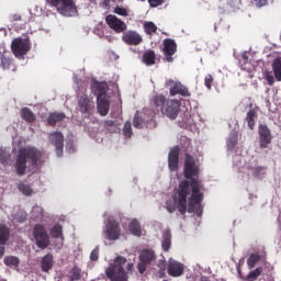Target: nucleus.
Returning a JSON list of instances; mask_svg holds the SVG:
<instances>
[{"mask_svg":"<svg viewBox=\"0 0 281 281\" xmlns=\"http://www.w3.org/2000/svg\"><path fill=\"white\" fill-rule=\"evenodd\" d=\"M200 169L190 154L184 156V178L179 182V187L176 190L177 207L181 215L189 213H195V215H202V202L204 200V193H202L203 184L199 180Z\"/></svg>","mask_w":281,"mask_h":281,"instance_id":"obj_1","label":"nucleus"},{"mask_svg":"<svg viewBox=\"0 0 281 281\" xmlns=\"http://www.w3.org/2000/svg\"><path fill=\"white\" fill-rule=\"evenodd\" d=\"M45 153L37 147H21L18 151L15 160V170L18 176H24L27 169V160L31 162L32 167H42L44 165Z\"/></svg>","mask_w":281,"mask_h":281,"instance_id":"obj_2","label":"nucleus"},{"mask_svg":"<svg viewBox=\"0 0 281 281\" xmlns=\"http://www.w3.org/2000/svg\"><path fill=\"white\" fill-rule=\"evenodd\" d=\"M150 103L154 105L157 112H161L164 116H167L171 121H176V119H178L181 103L180 101H177V99L167 101L164 94H155V97H153L150 100Z\"/></svg>","mask_w":281,"mask_h":281,"instance_id":"obj_3","label":"nucleus"},{"mask_svg":"<svg viewBox=\"0 0 281 281\" xmlns=\"http://www.w3.org/2000/svg\"><path fill=\"white\" fill-rule=\"evenodd\" d=\"M127 263L126 257L117 256L105 269V274L110 281H128V274L124 267Z\"/></svg>","mask_w":281,"mask_h":281,"instance_id":"obj_4","label":"nucleus"},{"mask_svg":"<svg viewBox=\"0 0 281 281\" xmlns=\"http://www.w3.org/2000/svg\"><path fill=\"white\" fill-rule=\"evenodd\" d=\"M47 2L65 16H75L78 12L76 0H47Z\"/></svg>","mask_w":281,"mask_h":281,"instance_id":"obj_5","label":"nucleus"},{"mask_svg":"<svg viewBox=\"0 0 281 281\" xmlns=\"http://www.w3.org/2000/svg\"><path fill=\"white\" fill-rule=\"evenodd\" d=\"M32 43L30 38H23L22 36H16L11 41V50L16 56V58H24L25 54L30 52Z\"/></svg>","mask_w":281,"mask_h":281,"instance_id":"obj_6","label":"nucleus"},{"mask_svg":"<svg viewBox=\"0 0 281 281\" xmlns=\"http://www.w3.org/2000/svg\"><path fill=\"white\" fill-rule=\"evenodd\" d=\"M157 260V255L153 248H143L139 251V262L137 263V270L140 274L146 272L147 267L151 266Z\"/></svg>","mask_w":281,"mask_h":281,"instance_id":"obj_7","label":"nucleus"},{"mask_svg":"<svg viewBox=\"0 0 281 281\" xmlns=\"http://www.w3.org/2000/svg\"><path fill=\"white\" fill-rule=\"evenodd\" d=\"M33 237L35 239V244L37 248H41V250H45L48 248L50 244V237L47 233V229L43 224H35L33 228Z\"/></svg>","mask_w":281,"mask_h":281,"instance_id":"obj_8","label":"nucleus"},{"mask_svg":"<svg viewBox=\"0 0 281 281\" xmlns=\"http://www.w3.org/2000/svg\"><path fill=\"white\" fill-rule=\"evenodd\" d=\"M106 239L110 241H115L121 237V226L116 220L113 217H109L108 223L105 225V229L103 231Z\"/></svg>","mask_w":281,"mask_h":281,"instance_id":"obj_9","label":"nucleus"},{"mask_svg":"<svg viewBox=\"0 0 281 281\" xmlns=\"http://www.w3.org/2000/svg\"><path fill=\"white\" fill-rule=\"evenodd\" d=\"M78 110L85 116H91L93 110H95L93 99H89L88 94H81L78 99Z\"/></svg>","mask_w":281,"mask_h":281,"instance_id":"obj_10","label":"nucleus"},{"mask_svg":"<svg viewBox=\"0 0 281 281\" xmlns=\"http://www.w3.org/2000/svg\"><path fill=\"white\" fill-rule=\"evenodd\" d=\"M49 142L55 146L56 155L58 158L64 156V147H65V137L61 132H53V134H48Z\"/></svg>","mask_w":281,"mask_h":281,"instance_id":"obj_11","label":"nucleus"},{"mask_svg":"<svg viewBox=\"0 0 281 281\" xmlns=\"http://www.w3.org/2000/svg\"><path fill=\"white\" fill-rule=\"evenodd\" d=\"M178 49V45H177V41H175V38H164V47H162V52H164V56H165V60H167L168 63H173V54H176Z\"/></svg>","mask_w":281,"mask_h":281,"instance_id":"obj_12","label":"nucleus"},{"mask_svg":"<svg viewBox=\"0 0 281 281\" xmlns=\"http://www.w3.org/2000/svg\"><path fill=\"white\" fill-rule=\"evenodd\" d=\"M105 21H106L108 25L110 27H112V30H114L117 33L123 32V34H124V31L127 27L125 21H122V19H119V16H116V13L108 14L105 16Z\"/></svg>","mask_w":281,"mask_h":281,"instance_id":"obj_13","label":"nucleus"},{"mask_svg":"<svg viewBox=\"0 0 281 281\" xmlns=\"http://www.w3.org/2000/svg\"><path fill=\"white\" fill-rule=\"evenodd\" d=\"M122 40L127 45H139L143 42V36L136 30H124Z\"/></svg>","mask_w":281,"mask_h":281,"instance_id":"obj_14","label":"nucleus"},{"mask_svg":"<svg viewBox=\"0 0 281 281\" xmlns=\"http://www.w3.org/2000/svg\"><path fill=\"white\" fill-rule=\"evenodd\" d=\"M259 140H260V147L262 149H267L268 145L271 144L272 134L268 125H259Z\"/></svg>","mask_w":281,"mask_h":281,"instance_id":"obj_15","label":"nucleus"},{"mask_svg":"<svg viewBox=\"0 0 281 281\" xmlns=\"http://www.w3.org/2000/svg\"><path fill=\"white\" fill-rule=\"evenodd\" d=\"M184 272V266L180 261L169 259L168 261V274L170 277H181Z\"/></svg>","mask_w":281,"mask_h":281,"instance_id":"obj_16","label":"nucleus"},{"mask_svg":"<svg viewBox=\"0 0 281 281\" xmlns=\"http://www.w3.org/2000/svg\"><path fill=\"white\" fill-rule=\"evenodd\" d=\"M180 147H173L168 156V167L170 171H178L179 169Z\"/></svg>","mask_w":281,"mask_h":281,"instance_id":"obj_17","label":"nucleus"},{"mask_svg":"<svg viewBox=\"0 0 281 281\" xmlns=\"http://www.w3.org/2000/svg\"><path fill=\"white\" fill-rule=\"evenodd\" d=\"M92 90L94 91V95H97V108L99 110V99L106 93L108 86L106 83H100V81H95L92 85Z\"/></svg>","mask_w":281,"mask_h":281,"instance_id":"obj_18","label":"nucleus"},{"mask_svg":"<svg viewBox=\"0 0 281 281\" xmlns=\"http://www.w3.org/2000/svg\"><path fill=\"white\" fill-rule=\"evenodd\" d=\"M177 93H179L180 95H186V98H189V95H191L187 86H182L180 81H177V83H175L172 88H170L171 95H177Z\"/></svg>","mask_w":281,"mask_h":281,"instance_id":"obj_19","label":"nucleus"},{"mask_svg":"<svg viewBox=\"0 0 281 281\" xmlns=\"http://www.w3.org/2000/svg\"><path fill=\"white\" fill-rule=\"evenodd\" d=\"M111 108V103L109 101V99H106V94H103V97H101V99H99V114H101V116H106L109 114V110Z\"/></svg>","mask_w":281,"mask_h":281,"instance_id":"obj_20","label":"nucleus"},{"mask_svg":"<svg viewBox=\"0 0 281 281\" xmlns=\"http://www.w3.org/2000/svg\"><path fill=\"white\" fill-rule=\"evenodd\" d=\"M65 119H66V114L64 112H55L49 114L47 119V123L52 127H56L57 123H61L63 121H65Z\"/></svg>","mask_w":281,"mask_h":281,"instance_id":"obj_21","label":"nucleus"},{"mask_svg":"<svg viewBox=\"0 0 281 281\" xmlns=\"http://www.w3.org/2000/svg\"><path fill=\"white\" fill-rule=\"evenodd\" d=\"M54 266V257L53 255L48 254L45 255L41 261V268L43 272H49Z\"/></svg>","mask_w":281,"mask_h":281,"instance_id":"obj_22","label":"nucleus"},{"mask_svg":"<svg viewBox=\"0 0 281 281\" xmlns=\"http://www.w3.org/2000/svg\"><path fill=\"white\" fill-rule=\"evenodd\" d=\"M10 239V228L5 224H0V246L5 248V244Z\"/></svg>","mask_w":281,"mask_h":281,"instance_id":"obj_23","label":"nucleus"},{"mask_svg":"<svg viewBox=\"0 0 281 281\" xmlns=\"http://www.w3.org/2000/svg\"><path fill=\"white\" fill-rule=\"evenodd\" d=\"M20 114L21 119H23V121H25L26 123H35L36 121V116L34 112L30 110V108H22Z\"/></svg>","mask_w":281,"mask_h":281,"instance_id":"obj_24","label":"nucleus"},{"mask_svg":"<svg viewBox=\"0 0 281 281\" xmlns=\"http://www.w3.org/2000/svg\"><path fill=\"white\" fill-rule=\"evenodd\" d=\"M171 237H172V234H171V231L169 228L164 231L161 246H162L165 251H168L171 248Z\"/></svg>","mask_w":281,"mask_h":281,"instance_id":"obj_25","label":"nucleus"},{"mask_svg":"<svg viewBox=\"0 0 281 281\" xmlns=\"http://www.w3.org/2000/svg\"><path fill=\"white\" fill-rule=\"evenodd\" d=\"M143 61L146 65H155V63H156V52H155V49H147L146 52H144Z\"/></svg>","mask_w":281,"mask_h":281,"instance_id":"obj_26","label":"nucleus"},{"mask_svg":"<svg viewBox=\"0 0 281 281\" xmlns=\"http://www.w3.org/2000/svg\"><path fill=\"white\" fill-rule=\"evenodd\" d=\"M50 236L54 238H59L64 241L65 237H64V228L61 226V224H55L50 231Z\"/></svg>","mask_w":281,"mask_h":281,"instance_id":"obj_27","label":"nucleus"},{"mask_svg":"<svg viewBox=\"0 0 281 281\" xmlns=\"http://www.w3.org/2000/svg\"><path fill=\"white\" fill-rule=\"evenodd\" d=\"M258 114L256 110H249V112H247V116H246V121L248 124L249 130H255V125H256V119H257Z\"/></svg>","mask_w":281,"mask_h":281,"instance_id":"obj_28","label":"nucleus"},{"mask_svg":"<svg viewBox=\"0 0 281 281\" xmlns=\"http://www.w3.org/2000/svg\"><path fill=\"white\" fill-rule=\"evenodd\" d=\"M0 65L2 69H16L14 64H12L10 56H5V54H0Z\"/></svg>","mask_w":281,"mask_h":281,"instance_id":"obj_29","label":"nucleus"},{"mask_svg":"<svg viewBox=\"0 0 281 281\" xmlns=\"http://www.w3.org/2000/svg\"><path fill=\"white\" fill-rule=\"evenodd\" d=\"M128 228L133 235H136V237H142V234H143L142 226H140L139 222H137V220H133L130 223Z\"/></svg>","mask_w":281,"mask_h":281,"instance_id":"obj_30","label":"nucleus"},{"mask_svg":"<svg viewBox=\"0 0 281 281\" xmlns=\"http://www.w3.org/2000/svg\"><path fill=\"white\" fill-rule=\"evenodd\" d=\"M68 279L69 281H80V279H82V270L78 268V266H74V268L70 270Z\"/></svg>","mask_w":281,"mask_h":281,"instance_id":"obj_31","label":"nucleus"},{"mask_svg":"<svg viewBox=\"0 0 281 281\" xmlns=\"http://www.w3.org/2000/svg\"><path fill=\"white\" fill-rule=\"evenodd\" d=\"M272 69L276 80H281V56H279L278 59H274L272 63Z\"/></svg>","mask_w":281,"mask_h":281,"instance_id":"obj_32","label":"nucleus"},{"mask_svg":"<svg viewBox=\"0 0 281 281\" xmlns=\"http://www.w3.org/2000/svg\"><path fill=\"white\" fill-rule=\"evenodd\" d=\"M238 145V134H229L227 138V148L233 150Z\"/></svg>","mask_w":281,"mask_h":281,"instance_id":"obj_33","label":"nucleus"},{"mask_svg":"<svg viewBox=\"0 0 281 281\" xmlns=\"http://www.w3.org/2000/svg\"><path fill=\"white\" fill-rule=\"evenodd\" d=\"M144 30L147 34H153L154 32H157L158 27L153 21H146L144 23Z\"/></svg>","mask_w":281,"mask_h":281,"instance_id":"obj_34","label":"nucleus"},{"mask_svg":"<svg viewBox=\"0 0 281 281\" xmlns=\"http://www.w3.org/2000/svg\"><path fill=\"white\" fill-rule=\"evenodd\" d=\"M261 257L257 252L250 255L247 259V265L249 268H255L256 263L260 261Z\"/></svg>","mask_w":281,"mask_h":281,"instance_id":"obj_35","label":"nucleus"},{"mask_svg":"<svg viewBox=\"0 0 281 281\" xmlns=\"http://www.w3.org/2000/svg\"><path fill=\"white\" fill-rule=\"evenodd\" d=\"M263 272V268L259 267L256 268L255 270H251L248 274H247V279H250L251 281H256V279H258V277H260Z\"/></svg>","mask_w":281,"mask_h":281,"instance_id":"obj_36","label":"nucleus"},{"mask_svg":"<svg viewBox=\"0 0 281 281\" xmlns=\"http://www.w3.org/2000/svg\"><path fill=\"white\" fill-rule=\"evenodd\" d=\"M4 265L5 266H20V259H19V257H14V256L4 257Z\"/></svg>","mask_w":281,"mask_h":281,"instance_id":"obj_37","label":"nucleus"},{"mask_svg":"<svg viewBox=\"0 0 281 281\" xmlns=\"http://www.w3.org/2000/svg\"><path fill=\"white\" fill-rule=\"evenodd\" d=\"M18 189L21 191V193H23V195H32L33 193V189L30 187V184L21 183L18 186Z\"/></svg>","mask_w":281,"mask_h":281,"instance_id":"obj_38","label":"nucleus"},{"mask_svg":"<svg viewBox=\"0 0 281 281\" xmlns=\"http://www.w3.org/2000/svg\"><path fill=\"white\" fill-rule=\"evenodd\" d=\"M114 12L115 14H120L121 16H128L130 14L128 8H124L123 5H115Z\"/></svg>","mask_w":281,"mask_h":281,"instance_id":"obj_39","label":"nucleus"},{"mask_svg":"<svg viewBox=\"0 0 281 281\" xmlns=\"http://www.w3.org/2000/svg\"><path fill=\"white\" fill-rule=\"evenodd\" d=\"M133 134V130H132V123L130 121H126L124 127H123V135L126 138H131Z\"/></svg>","mask_w":281,"mask_h":281,"instance_id":"obj_40","label":"nucleus"},{"mask_svg":"<svg viewBox=\"0 0 281 281\" xmlns=\"http://www.w3.org/2000/svg\"><path fill=\"white\" fill-rule=\"evenodd\" d=\"M11 160V155L8 154L7 151H3V149H0V162L2 165H8Z\"/></svg>","mask_w":281,"mask_h":281,"instance_id":"obj_41","label":"nucleus"},{"mask_svg":"<svg viewBox=\"0 0 281 281\" xmlns=\"http://www.w3.org/2000/svg\"><path fill=\"white\" fill-rule=\"evenodd\" d=\"M214 82V77L213 75H206V77H204V85L207 89H212V85Z\"/></svg>","mask_w":281,"mask_h":281,"instance_id":"obj_42","label":"nucleus"},{"mask_svg":"<svg viewBox=\"0 0 281 281\" xmlns=\"http://www.w3.org/2000/svg\"><path fill=\"white\" fill-rule=\"evenodd\" d=\"M263 171H265V167H255V169H252L254 178H260V176H262Z\"/></svg>","mask_w":281,"mask_h":281,"instance_id":"obj_43","label":"nucleus"},{"mask_svg":"<svg viewBox=\"0 0 281 281\" xmlns=\"http://www.w3.org/2000/svg\"><path fill=\"white\" fill-rule=\"evenodd\" d=\"M99 257H100V248L97 247L91 251L90 259L91 261H98Z\"/></svg>","mask_w":281,"mask_h":281,"instance_id":"obj_44","label":"nucleus"},{"mask_svg":"<svg viewBox=\"0 0 281 281\" xmlns=\"http://www.w3.org/2000/svg\"><path fill=\"white\" fill-rule=\"evenodd\" d=\"M250 3L257 8H262V5H267L268 0H250Z\"/></svg>","mask_w":281,"mask_h":281,"instance_id":"obj_45","label":"nucleus"},{"mask_svg":"<svg viewBox=\"0 0 281 281\" xmlns=\"http://www.w3.org/2000/svg\"><path fill=\"white\" fill-rule=\"evenodd\" d=\"M133 126L136 127L137 130H140L142 127V119L135 114L134 121H133Z\"/></svg>","mask_w":281,"mask_h":281,"instance_id":"obj_46","label":"nucleus"},{"mask_svg":"<svg viewBox=\"0 0 281 281\" xmlns=\"http://www.w3.org/2000/svg\"><path fill=\"white\" fill-rule=\"evenodd\" d=\"M265 78H266L268 85H274L276 79H274L273 75H271V72H266Z\"/></svg>","mask_w":281,"mask_h":281,"instance_id":"obj_47","label":"nucleus"},{"mask_svg":"<svg viewBox=\"0 0 281 281\" xmlns=\"http://www.w3.org/2000/svg\"><path fill=\"white\" fill-rule=\"evenodd\" d=\"M164 1L165 0H148L150 5H153V7L161 5L164 3Z\"/></svg>","mask_w":281,"mask_h":281,"instance_id":"obj_48","label":"nucleus"},{"mask_svg":"<svg viewBox=\"0 0 281 281\" xmlns=\"http://www.w3.org/2000/svg\"><path fill=\"white\" fill-rule=\"evenodd\" d=\"M115 121H104V127H114Z\"/></svg>","mask_w":281,"mask_h":281,"instance_id":"obj_49","label":"nucleus"},{"mask_svg":"<svg viewBox=\"0 0 281 281\" xmlns=\"http://www.w3.org/2000/svg\"><path fill=\"white\" fill-rule=\"evenodd\" d=\"M167 211H168L169 213H175L176 206L168 204V205H167Z\"/></svg>","mask_w":281,"mask_h":281,"instance_id":"obj_50","label":"nucleus"},{"mask_svg":"<svg viewBox=\"0 0 281 281\" xmlns=\"http://www.w3.org/2000/svg\"><path fill=\"white\" fill-rule=\"evenodd\" d=\"M4 255H5V248H3V246H0V259H2Z\"/></svg>","mask_w":281,"mask_h":281,"instance_id":"obj_51","label":"nucleus"},{"mask_svg":"<svg viewBox=\"0 0 281 281\" xmlns=\"http://www.w3.org/2000/svg\"><path fill=\"white\" fill-rule=\"evenodd\" d=\"M12 19H13V21H21L22 16H21V14H13Z\"/></svg>","mask_w":281,"mask_h":281,"instance_id":"obj_52","label":"nucleus"},{"mask_svg":"<svg viewBox=\"0 0 281 281\" xmlns=\"http://www.w3.org/2000/svg\"><path fill=\"white\" fill-rule=\"evenodd\" d=\"M126 268H127L128 272H132L134 266H133V263H127Z\"/></svg>","mask_w":281,"mask_h":281,"instance_id":"obj_53","label":"nucleus"},{"mask_svg":"<svg viewBox=\"0 0 281 281\" xmlns=\"http://www.w3.org/2000/svg\"><path fill=\"white\" fill-rule=\"evenodd\" d=\"M243 58H244V60H248L249 56H248L247 52H245V53L243 54Z\"/></svg>","mask_w":281,"mask_h":281,"instance_id":"obj_54","label":"nucleus"},{"mask_svg":"<svg viewBox=\"0 0 281 281\" xmlns=\"http://www.w3.org/2000/svg\"><path fill=\"white\" fill-rule=\"evenodd\" d=\"M23 220H26V216H24Z\"/></svg>","mask_w":281,"mask_h":281,"instance_id":"obj_55","label":"nucleus"},{"mask_svg":"<svg viewBox=\"0 0 281 281\" xmlns=\"http://www.w3.org/2000/svg\"><path fill=\"white\" fill-rule=\"evenodd\" d=\"M140 1H145V0H140Z\"/></svg>","mask_w":281,"mask_h":281,"instance_id":"obj_56","label":"nucleus"}]
</instances>
